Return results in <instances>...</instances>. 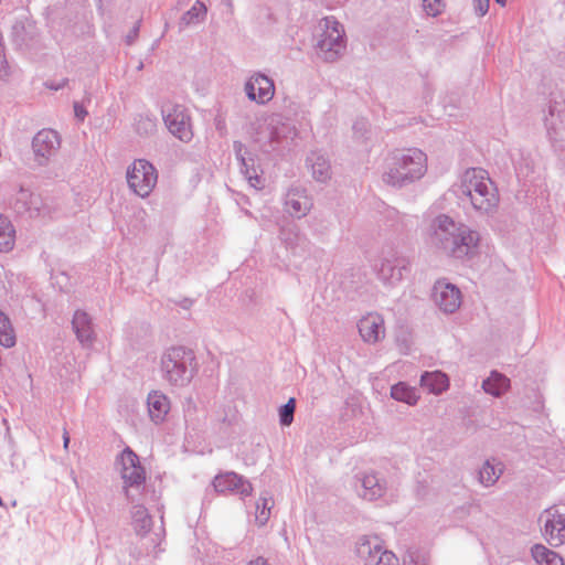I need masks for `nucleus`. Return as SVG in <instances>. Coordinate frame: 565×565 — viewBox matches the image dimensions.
I'll return each mask as SVG.
<instances>
[{"mask_svg":"<svg viewBox=\"0 0 565 565\" xmlns=\"http://www.w3.org/2000/svg\"><path fill=\"white\" fill-rule=\"evenodd\" d=\"M428 236L431 245L457 259L475 255L480 243L477 231L462 223H456L447 215H439L431 222Z\"/></svg>","mask_w":565,"mask_h":565,"instance_id":"f257e3e1","label":"nucleus"},{"mask_svg":"<svg viewBox=\"0 0 565 565\" xmlns=\"http://www.w3.org/2000/svg\"><path fill=\"white\" fill-rule=\"evenodd\" d=\"M462 192L466 194L476 210L488 212L499 201L498 191L482 169L466 171L462 183Z\"/></svg>","mask_w":565,"mask_h":565,"instance_id":"f03ea898","label":"nucleus"},{"mask_svg":"<svg viewBox=\"0 0 565 565\" xmlns=\"http://www.w3.org/2000/svg\"><path fill=\"white\" fill-rule=\"evenodd\" d=\"M426 171V154L418 149H408L398 157L387 174V182L398 184L420 178Z\"/></svg>","mask_w":565,"mask_h":565,"instance_id":"7ed1b4c3","label":"nucleus"},{"mask_svg":"<svg viewBox=\"0 0 565 565\" xmlns=\"http://www.w3.org/2000/svg\"><path fill=\"white\" fill-rule=\"evenodd\" d=\"M126 179L136 195L147 198L157 184L158 173L150 162L138 159L127 168Z\"/></svg>","mask_w":565,"mask_h":565,"instance_id":"20e7f679","label":"nucleus"},{"mask_svg":"<svg viewBox=\"0 0 565 565\" xmlns=\"http://www.w3.org/2000/svg\"><path fill=\"white\" fill-rule=\"evenodd\" d=\"M542 534L552 546L565 543V505H553L546 509L540 516Z\"/></svg>","mask_w":565,"mask_h":565,"instance_id":"39448f33","label":"nucleus"},{"mask_svg":"<svg viewBox=\"0 0 565 565\" xmlns=\"http://www.w3.org/2000/svg\"><path fill=\"white\" fill-rule=\"evenodd\" d=\"M193 360L192 352L181 348L170 350L162 359V369L173 384H183L189 380L188 366Z\"/></svg>","mask_w":565,"mask_h":565,"instance_id":"423d86ee","label":"nucleus"},{"mask_svg":"<svg viewBox=\"0 0 565 565\" xmlns=\"http://www.w3.org/2000/svg\"><path fill=\"white\" fill-rule=\"evenodd\" d=\"M322 25L318 47L324 53L327 60H331L343 47L344 31L342 25L334 20L324 19Z\"/></svg>","mask_w":565,"mask_h":565,"instance_id":"0eeeda50","label":"nucleus"},{"mask_svg":"<svg viewBox=\"0 0 565 565\" xmlns=\"http://www.w3.org/2000/svg\"><path fill=\"white\" fill-rule=\"evenodd\" d=\"M120 475L126 487L140 486L146 480V472L138 456L129 448L120 455Z\"/></svg>","mask_w":565,"mask_h":565,"instance_id":"6e6552de","label":"nucleus"},{"mask_svg":"<svg viewBox=\"0 0 565 565\" xmlns=\"http://www.w3.org/2000/svg\"><path fill=\"white\" fill-rule=\"evenodd\" d=\"M213 486L220 493H236L247 497L253 492L250 482L235 472H225L216 476L213 480Z\"/></svg>","mask_w":565,"mask_h":565,"instance_id":"1a4fd4ad","label":"nucleus"},{"mask_svg":"<svg viewBox=\"0 0 565 565\" xmlns=\"http://www.w3.org/2000/svg\"><path fill=\"white\" fill-rule=\"evenodd\" d=\"M166 125L169 131L182 141H190L193 137V131L190 122V117L186 115L184 108L174 106L167 113Z\"/></svg>","mask_w":565,"mask_h":565,"instance_id":"9d476101","label":"nucleus"},{"mask_svg":"<svg viewBox=\"0 0 565 565\" xmlns=\"http://www.w3.org/2000/svg\"><path fill=\"white\" fill-rule=\"evenodd\" d=\"M245 92L250 100L258 104H266L273 99L275 86L269 77L263 74H256L246 82Z\"/></svg>","mask_w":565,"mask_h":565,"instance_id":"9b49d317","label":"nucleus"},{"mask_svg":"<svg viewBox=\"0 0 565 565\" xmlns=\"http://www.w3.org/2000/svg\"><path fill=\"white\" fill-rule=\"evenodd\" d=\"M434 300L445 312H454L460 307V290L445 280H439L434 287Z\"/></svg>","mask_w":565,"mask_h":565,"instance_id":"f8f14e48","label":"nucleus"},{"mask_svg":"<svg viewBox=\"0 0 565 565\" xmlns=\"http://www.w3.org/2000/svg\"><path fill=\"white\" fill-rule=\"evenodd\" d=\"M359 332L363 341L375 343L385 334L384 320L377 313H367L359 321Z\"/></svg>","mask_w":565,"mask_h":565,"instance_id":"ddd939ff","label":"nucleus"},{"mask_svg":"<svg viewBox=\"0 0 565 565\" xmlns=\"http://www.w3.org/2000/svg\"><path fill=\"white\" fill-rule=\"evenodd\" d=\"M60 147V138L56 131L43 129L33 139L34 152L40 157H49Z\"/></svg>","mask_w":565,"mask_h":565,"instance_id":"4468645a","label":"nucleus"},{"mask_svg":"<svg viewBox=\"0 0 565 565\" xmlns=\"http://www.w3.org/2000/svg\"><path fill=\"white\" fill-rule=\"evenodd\" d=\"M72 324L79 342L84 345H89L94 339V331L89 316L84 311H76L73 317Z\"/></svg>","mask_w":565,"mask_h":565,"instance_id":"2eb2a0df","label":"nucleus"},{"mask_svg":"<svg viewBox=\"0 0 565 565\" xmlns=\"http://www.w3.org/2000/svg\"><path fill=\"white\" fill-rule=\"evenodd\" d=\"M363 554L367 552V557L364 565H398V559L390 551L382 550L381 546H375L373 550L370 548L369 544H363L360 548Z\"/></svg>","mask_w":565,"mask_h":565,"instance_id":"dca6fc26","label":"nucleus"},{"mask_svg":"<svg viewBox=\"0 0 565 565\" xmlns=\"http://www.w3.org/2000/svg\"><path fill=\"white\" fill-rule=\"evenodd\" d=\"M148 409L151 419L160 423L170 411V403L166 395L152 392L148 396Z\"/></svg>","mask_w":565,"mask_h":565,"instance_id":"f3484780","label":"nucleus"},{"mask_svg":"<svg viewBox=\"0 0 565 565\" xmlns=\"http://www.w3.org/2000/svg\"><path fill=\"white\" fill-rule=\"evenodd\" d=\"M531 556L536 565H565L563 556L544 544H534Z\"/></svg>","mask_w":565,"mask_h":565,"instance_id":"a211bd4d","label":"nucleus"},{"mask_svg":"<svg viewBox=\"0 0 565 565\" xmlns=\"http://www.w3.org/2000/svg\"><path fill=\"white\" fill-rule=\"evenodd\" d=\"M482 387L486 393L498 397L509 390L510 380L498 372H492L490 376L483 381Z\"/></svg>","mask_w":565,"mask_h":565,"instance_id":"6ab92c4d","label":"nucleus"},{"mask_svg":"<svg viewBox=\"0 0 565 565\" xmlns=\"http://www.w3.org/2000/svg\"><path fill=\"white\" fill-rule=\"evenodd\" d=\"M448 385L447 375L439 371L426 373L422 376V386L426 387L430 393L440 394Z\"/></svg>","mask_w":565,"mask_h":565,"instance_id":"aec40b11","label":"nucleus"},{"mask_svg":"<svg viewBox=\"0 0 565 565\" xmlns=\"http://www.w3.org/2000/svg\"><path fill=\"white\" fill-rule=\"evenodd\" d=\"M15 243V230L10 220L0 214V252H10Z\"/></svg>","mask_w":565,"mask_h":565,"instance_id":"412c9836","label":"nucleus"},{"mask_svg":"<svg viewBox=\"0 0 565 565\" xmlns=\"http://www.w3.org/2000/svg\"><path fill=\"white\" fill-rule=\"evenodd\" d=\"M286 206L291 215L297 217L305 215L309 210L310 202L306 195L298 191H291L288 193Z\"/></svg>","mask_w":565,"mask_h":565,"instance_id":"4be33fe9","label":"nucleus"},{"mask_svg":"<svg viewBox=\"0 0 565 565\" xmlns=\"http://www.w3.org/2000/svg\"><path fill=\"white\" fill-rule=\"evenodd\" d=\"M391 396L399 402H404L408 405H415L418 401L416 391L409 387L405 383L401 382L392 386Z\"/></svg>","mask_w":565,"mask_h":565,"instance_id":"5701e85b","label":"nucleus"},{"mask_svg":"<svg viewBox=\"0 0 565 565\" xmlns=\"http://www.w3.org/2000/svg\"><path fill=\"white\" fill-rule=\"evenodd\" d=\"M362 484L364 489L362 495L366 500L380 498L384 492V487L375 475H365Z\"/></svg>","mask_w":565,"mask_h":565,"instance_id":"b1692460","label":"nucleus"},{"mask_svg":"<svg viewBox=\"0 0 565 565\" xmlns=\"http://www.w3.org/2000/svg\"><path fill=\"white\" fill-rule=\"evenodd\" d=\"M0 344L12 348L15 344V333L9 317L0 310Z\"/></svg>","mask_w":565,"mask_h":565,"instance_id":"393cba45","label":"nucleus"},{"mask_svg":"<svg viewBox=\"0 0 565 565\" xmlns=\"http://www.w3.org/2000/svg\"><path fill=\"white\" fill-rule=\"evenodd\" d=\"M502 472L501 465H493L490 461H486L479 471L480 482L484 486H492Z\"/></svg>","mask_w":565,"mask_h":565,"instance_id":"a878e982","label":"nucleus"},{"mask_svg":"<svg viewBox=\"0 0 565 565\" xmlns=\"http://www.w3.org/2000/svg\"><path fill=\"white\" fill-rule=\"evenodd\" d=\"M274 505L271 498H260L256 503L255 521L263 526L270 518V511Z\"/></svg>","mask_w":565,"mask_h":565,"instance_id":"bb28decb","label":"nucleus"},{"mask_svg":"<svg viewBox=\"0 0 565 565\" xmlns=\"http://www.w3.org/2000/svg\"><path fill=\"white\" fill-rule=\"evenodd\" d=\"M134 520L138 531L147 532L151 526V518L143 507L135 508Z\"/></svg>","mask_w":565,"mask_h":565,"instance_id":"cd10ccee","label":"nucleus"},{"mask_svg":"<svg viewBox=\"0 0 565 565\" xmlns=\"http://www.w3.org/2000/svg\"><path fill=\"white\" fill-rule=\"evenodd\" d=\"M423 10L427 15L437 17L446 9V0H422Z\"/></svg>","mask_w":565,"mask_h":565,"instance_id":"c85d7f7f","label":"nucleus"},{"mask_svg":"<svg viewBox=\"0 0 565 565\" xmlns=\"http://www.w3.org/2000/svg\"><path fill=\"white\" fill-rule=\"evenodd\" d=\"M330 167L322 157H316L312 163V174L318 181H324L329 177Z\"/></svg>","mask_w":565,"mask_h":565,"instance_id":"c756f323","label":"nucleus"},{"mask_svg":"<svg viewBox=\"0 0 565 565\" xmlns=\"http://www.w3.org/2000/svg\"><path fill=\"white\" fill-rule=\"evenodd\" d=\"M295 408L296 401L291 397L279 411V420L281 425L289 426L292 423Z\"/></svg>","mask_w":565,"mask_h":565,"instance_id":"7c9ffc66","label":"nucleus"},{"mask_svg":"<svg viewBox=\"0 0 565 565\" xmlns=\"http://www.w3.org/2000/svg\"><path fill=\"white\" fill-rule=\"evenodd\" d=\"M206 13V8L202 2H196L194 6L185 13L184 19L186 22H193L194 18L203 17Z\"/></svg>","mask_w":565,"mask_h":565,"instance_id":"2f4dec72","label":"nucleus"},{"mask_svg":"<svg viewBox=\"0 0 565 565\" xmlns=\"http://www.w3.org/2000/svg\"><path fill=\"white\" fill-rule=\"evenodd\" d=\"M473 1H475V7H476L477 12L480 15H484L488 11L490 0H473Z\"/></svg>","mask_w":565,"mask_h":565,"instance_id":"473e14b6","label":"nucleus"},{"mask_svg":"<svg viewBox=\"0 0 565 565\" xmlns=\"http://www.w3.org/2000/svg\"><path fill=\"white\" fill-rule=\"evenodd\" d=\"M247 565H268V563L263 557H256L255 559H252Z\"/></svg>","mask_w":565,"mask_h":565,"instance_id":"72a5a7b5","label":"nucleus"},{"mask_svg":"<svg viewBox=\"0 0 565 565\" xmlns=\"http://www.w3.org/2000/svg\"><path fill=\"white\" fill-rule=\"evenodd\" d=\"M248 180H249L250 185L254 186V188H258L262 184V180L257 175L256 177H249Z\"/></svg>","mask_w":565,"mask_h":565,"instance_id":"f704fd0d","label":"nucleus"},{"mask_svg":"<svg viewBox=\"0 0 565 565\" xmlns=\"http://www.w3.org/2000/svg\"><path fill=\"white\" fill-rule=\"evenodd\" d=\"M75 114L78 118L84 119L86 111L83 108L75 105Z\"/></svg>","mask_w":565,"mask_h":565,"instance_id":"c9c22d12","label":"nucleus"},{"mask_svg":"<svg viewBox=\"0 0 565 565\" xmlns=\"http://www.w3.org/2000/svg\"><path fill=\"white\" fill-rule=\"evenodd\" d=\"M63 439H64V448H67L68 443H70V436H68L67 431L64 433Z\"/></svg>","mask_w":565,"mask_h":565,"instance_id":"e433bc0d","label":"nucleus"},{"mask_svg":"<svg viewBox=\"0 0 565 565\" xmlns=\"http://www.w3.org/2000/svg\"><path fill=\"white\" fill-rule=\"evenodd\" d=\"M498 3H500L501 6H504L505 4V0H495Z\"/></svg>","mask_w":565,"mask_h":565,"instance_id":"4c0bfd02","label":"nucleus"},{"mask_svg":"<svg viewBox=\"0 0 565 565\" xmlns=\"http://www.w3.org/2000/svg\"><path fill=\"white\" fill-rule=\"evenodd\" d=\"M64 84H65V83H63V84H61V85H58V86H55V87H53V88H54V89H58V88L63 87V86H64Z\"/></svg>","mask_w":565,"mask_h":565,"instance_id":"58836bf2","label":"nucleus"}]
</instances>
